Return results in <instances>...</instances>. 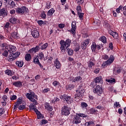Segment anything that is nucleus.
<instances>
[{"mask_svg":"<svg viewBox=\"0 0 126 126\" xmlns=\"http://www.w3.org/2000/svg\"><path fill=\"white\" fill-rule=\"evenodd\" d=\"M13 85L15 87H21L22 86V82L20 81L15 82L13 83Z\"/></svg>","mask_w":126,"mask_h":126,"instance_id":"5701e85b","label":"nucleus"},{"mask_svg":"<svg viewBox=\"0 0 126 126\" xmlns=\"http://www.w3.org/2000/svg\"><path fill=\"white\" fill-rule=\"evenodd\" d=\"M8 5H10L11 7L13 8L15 7V2L14 1L11 0L8 2Z\"/></svg>","mask_w":126,"mask_h":126,"instance_id":"c9c22d12","label":"nucleus"},{"mask_svg":"<svg viewBox=\"0 0 126 126\" xmlns=\"http://www.w3.org/2000/svg\"><path fill=\"white\" fill-rule=\"evenodd\" d=\"M25 59L27 62L31 61V55H30V54H26L25 57Z\"/></svg>","mask_w":126,"mask_h":126,"instance_id":"a878e982","label":"nucleus"},{"mask_svg":"<svg viewBox=\"0 0 126 126\" xmlns=\"http://www.w3.org/2000/svg\"><path fill=\"white\" fill-rule=\"evenodd\" d=\"M123 14L125 16H126V6H125L123 8Z\"/></svg>","mask_w":126,"mask_h":126,"instance_id":"5fc2aeb1","label":"nucleus"},{"mask_svg":"<svg viewBox=\"0 0 126 126\" xmlns=\"http://www.w3.org/2000/svg\"><path fill=\"white\" fill-rule=\"evenodd\" d=\"M70 114V108L66 106H64L62 108L61 114L63 116H68Z\"/></svg>","mask_w":126,"mask_h":126,"instance_id":"423d86ee","label":"nucleus"},{"mask_svg":"<svg viewBox=\"0 0 126 126\" xmlns=\"http://www.w3.org/2000/svg\"><path fill=\"white\" fill-rule=\"evenodd\" d=\"M44 107L45 108V109L47 110V111H50L51 112L53 111V108H52V106H50V104L49 103H45Z\"/></svg>","mask_w":126,"mask_h":126,"instance_id":"4be33fe9","label":"nucleus"},{"mask_svg":"<svg viewBox=\"0 0 126 126\" xmlns=\"http://www.w3.org/2000/svg\"><path fill=\"white\" fill-rule=\"evenodd\" d=\"M99 71H100V68H96V69H95L94 70V73H96L97 74V73H99Z\"/></svg>","mask_w":126,"mask_h":126,"instance_id":"052dcab7","label":"nucleus"},{"mask_svg":"<svg viewBox=\"0 0 126 126\" xmlns=\"http://www.w3.org/2000/svg\"><path fill=\"white\" fill-rule=\"evenodd\" d=\"M60 99L58 97H55L54 99L52 100V103H55V102H59Z\"/></svg>","mask_w":126,"mask_h":126,"instance_id":"6e6d98bb","label":"nucleus"},{"mask_svg":"<svg viewBox=\"0 0 126 126\" xmlns=\"http://www.w3.org/2000/svg\"><path fill=\"white\" fill-rule=\"evenodd\" d=\"M33 63L36 64H38L40 63V61H39V56H36L33 57Z\"/></svg>","mask_w":126,"mask_h":126,"instance_id":"393cba45","label":"nucleus"},{"mask_svg":"<svg viewBox=\"0 0 126 126\" xmlns=\"http://www.w3.org/2000/svg\"><path fill=\"white\" fill-rule=\"evenodd\" d=\"M76 10H77L78 13L81 12V11H82L81 10V6H79V5L77 6Z\"/></svg>","mask_w":126,"mask_h":126,"instance_id":"09e8293b","label":"nucleus"},{"mask_svg":"<svg viewBox=\"0 0 126 126\" xmlns=\"http://www.w3.org/2000/svg\"><path fill=\"white\" fill-rule=\"evenodd\" d=\"M70 43H71V40L69 39H67L65 41L63 40H61L60 42L61 45V51L62 53H65V50L68 48L69 46H70Z\"/></svg>","mask_w":126,"mask_h":126,"instance_id":"f03ea898","label":"nucleus"},{"mask_svg":"<svg viewBox=\"0 0 126 126\" xmlns=\"http://www.w3.org/2000/svg\"><path fill=\"white\" fill-rule=\"evenodd\" d=\"M17 19L14 17H12L9 19V22L12 23V24H15L16 23V21Z\"/></svg>","mask_w":126,"mask_h":126,"instance_id":"c756f323","label":"nucleus"},{"mask_svg":"<svg viewBox=\"0 0 126 126\" xmlns=\"http://www.w3.org/2000/svg\"><path fill=\"white\" fill-rule=\"evenodd\" d=\"M79 49H80V46L79 45H76L75 48V52H77L78 51H79Z\"/></svg>","mask_w":126,"mask_h":126,"instance_id":"13d9d810","label":"nucleus"},{"mask_svg":"<svg viewBox=\"0 0 126 126\" xmlns=\"http://www.w3.org/2000/svg\"><path fill=\"white\" fill-rule=\"evenodd\" d=\"M12 79H14V80H17L18 79H19V77L14 75L12 77Z\"/></svg>","mask_w":126,"mask_h":126,"instance_id":"680f3d73","label":"nucleus"},{"mask_svg":"<svg viewBox=\"0 0 126 126\" xmlns=\"http://www.w3.org/2000/svg\"><path fill=\"white\" fill-rule=\"evenodd\" d=\"M89 44V39H86L85 41H84L81 44V47L83 50H85L86 48V46Z\"/></svg>","mask_w":126,"mask_h":126,"instance_id":"2eb2a0df","label":"nucleus"},{"mask_svg":"<svg viewBox=\"0 0 126 126\" xmlns=\"http://www.w3.org/2000/svg\"><path fill=\"white\" fill-rule=\"evenodd\" d=\"M70 79L73 82H79V81H81V80H82V78L80 76H78L75 78L71 77Z\"/></svg>","mask_w":126,"mask_h":126,"instance_id":"f3484780","label":"nucleus"},{"mask_svg":"<svg viewBox=\"0 0 126 126\" xmlns=\"http://www.w3.org/2000/svg\"><path fill=\"white\" fill-rule=\"evenodd\" d=\"M35 113L37 115V119H43L44 118V116L41 114V112L39 111V110H35Z\"/></svg>","mask_w":126,"mask_h":126,"instance_id":"412c9836","label":"nucleus"},{"mask_svg":"<svg viewBox=\"0 0 126 126\" xmlns=\"http://www.w3.org/2000/svg\"><path fill=\"white\" fill-rule=\"evenodd\" d=\"M40 78H41L40 75H37L35 77V79H36V80H39Z\"/></svg>","mask_w":126,"mask_h":126,"instance_id":"774afa93","label":"nucleus"},{"mask_svg":"<svg viewBox=\"0 0 126 126\" xmlns=\"http://www.w3.org/2000/svg\"><path fill=\"white\" fill-rule=\"evenodd\" d=\"M6 16L7 15V11L5 10L4 8L0 10V16Z\"/></svg>","mask_w":126,"mask_h":126,"instance_id":"aec40b11","label":"nucleus"},{"mask_svg":"<svg viewBox=\"0 0 126 126\" xmlns=\"http://www.w3.org/2000/svg\"><path fill=\"white\" fill-rule=\"evenodd\" d=\"M93 92L94 94H97L100 96L103 93V88L101 86L97 85L95 88H94Z\"/></svg>","mask_w":126,"mask_h":126,"instance_id":"0eeeda50","label":"nucleus"},{"mask_svg":"<svg viewBox=\"0 0 126 126\" xmlns=\"http://www.w3.org/2000/svg\"><path fill=\"white\" fill-rule=\"evenodd\" d=\"M71 29L68 30L69 32H70L73 35H75V30H76V22L74 21L72 22L71 24Z\"/></svg>","mask_w":126,"mask_h":126,"instance_id":"1a4fd4ad","label":"nucleus"},{"mask_svg":"<svg viewBox=\"0 0 126 126\" xmlns=\"http://www.w3.org/2000/svg\"><path fill=\"white\" fill-rule=\"evenodd\" d=\"M123 6L122 5H120L117 9H116V12L117 13H120L121 11L123 10Z\"/></svg>","mask_w":126,"mask_h":126,"instance_id":"58836bf2","label":"nucleus"},{"mask_svg":"<svg viewBox=\"0 0 126 126\" xmlns=\"http://www.w3.org/2000/svg\"><path fill=\"white\" fill-rule=\"evenodd\" d=\"M102 57L104 60H108L109 59V56L107 55H103Z\"/></svg>","mask_w":126,"mask_h":126,"instance_id":"0e129e2a","label":"nucleus"},{"mask_svg":"<svg viewBox=\"0 0 126 126\" xmlns=\"http://www.w3.org/2000/svg\"><path fill=\"white\" fill-rule=\"evenodd\" d=\"M76 1L77 2V4L80 5V4H83L84 0H76Z\"/></svg>","mask_w":126,"mask_h":126,"instance_id":"49530a36","label":"nucleus"},{"mask_svg":"<svg viewBox=\"0 0 126 126\" xmlns=\"http://www.w3.org/2000/svg\"><path fill=\"white\" fill-rule=\"evenodd\" d=\"M38 57V58H39L40 60L44 59V54L43 53V52L39 53Z\"/></svg>","mask_w":126,"mask_h":126,"instance_id":"c03bdc74","label":"nucleus"},{"mask_svg":"<svg viewBox=\"0 0 126 126\" xmlns=\"http://www.w3.org/2000/svg\"><path fill=\"white\" fill-rule=\"evenodd\" d=\"M19 110H20L21 111L23 110L24 109H25V105H21L18 107Z\"/></svg>","mask_w":126,"mask_h":126,"instance_id":"603ef678","label":"nucleus"},{"mask_svg":"<svg viewBox=\"0 0 126 126\" xmlns=\"http://www.w3.org/2000/svg\"><path fill=\"white\" fill-rule=\"evenodd\" d=\"M23 62L22 61H17L16 62V65L19 67H22L23 66Z\"/></svg>","mask_w":126,"mask_h":126,"instance_id":"c85d7f7f","label":"nucleus"},{"mask_svg":"<svg viewBox=\"0 0 126 126\" xmlns=\"http://www.w3.org/2000/svg\"><path fill=\"white\" fill-rule=\"evenodd\" d=\"M94 82L95 83H101V84H102V83H103V78L102 77V76L96 77L94 79Z\"/></svg>","mask_w":126,"mask_h":126,"instance_id":"6ab92c4d","label":"nucleus"},{"mask_svg":"<svg viewBox=\"0 0 126 126\" xmlns=\"http://www.w3.org/2000/svg\"><path fill=\"white\" fill-rule=\"evenodd\" d=\"M52 84H53V86H54L55 87H57L60 86V85H61V84L60 83V82L57 81H54L53 82Z\"/></svg>","mask_w":126,"mask_h":126,"instance_id":"473e14b6","label":"nucleus"},{"mask_svg":"<svg viewBox=\"0 0 126 126\" xmlns=\"http://www.w3.org/2000/svg\"><path fill=\"white\" fill-rule=\"evenodd\" d=\"M99 40L104 44H106L107 43V38L104 36L100 37L99 38Z\"/></svg>","mask_w":126,"mask_h":126,"instance_id":"cd10ccee","label":"nucleus"},{"mask_svg":"<svg viewBox=\"0 0 126 126\" xmlns=\"http://www.w3.org/2000/svg\"><path fill=\"white\" fill-rule=\"evenodd\" d=\"M81 123V119L80 117H79L78 116L76 115L75 116L73 120V124H80Z\"/></svg>","mask_w":126,"mask_h":126,"instance_id":"ddd939ff","label":"nucleus"},{"mask_svg":"<svg viewBox=\"0 0 126 126\" xmlns=\"http://www.w3.org/2000/svg\"><path fill=\"white\" fill-rule=\"evenodd\" d=\"M61 99L62 100H65L68 104H71L73 102V98H71V96H69L66 94H63L60 96Z\"/></svg>","mask_w":126,"mask_h":126,"instance_id":"39448f33","label":"nucleus"},{"mask_svg":"<svg viewBox=\"0 0 126 126\" xmlns=\"http://www.w3.org/2000/svg\"><path fill=\"white\" fill-rule=\"evenodd\" d=\"M49 91H50V89L49 88L44 89L42 91V93H48V92H49Z\"/></svg>","mask_w":126,"mask_h":126,"instance_id":"4d7b16f0","label":"nucleus"},{"mask_svg":"<svg viewBox=\"0 0 126 126\" xmlns=\"http://www.w3.org/2000/svg\"><path fill=\"white\" fill-rule=\"evenodd\" d=\"M87 106H88L87 103H86L85 102H82L81 103V107H82V108H85V107H87Z\"/></svg>","mask_w":126,"mask_h":126,"instance_id":"3c124183","label":"nucleus"},{"mask_svg":"<svg viewBox=\"0 0 126 126\" xmlns=\"http://www.w3.org/2000/svg\"><path fill=\"white\" fill-rule=\"evenodd\" d=\"M54 65L57 68V69H60L61 67H62V64H61V62L59 61L58 59H56L54 61Z\"/></svg>","mask_w":126,"mask_h":126,"instance_id":"dca6fc26","label":"nucleus"},{"mask_svg":"<svg viewBox=\"0 0 126 126\" xmlns=\"http://www.w3.org/2000/svg\"><path fill=\"white\" fill-rule=\"evenodd\" d=\"M77 115L78 116V117L79 118V117H81V118H87V115H85V114H82V113L78 114H77Z\"/></svg>","mask_w":126,"mask_h":126,"instance_id":"a18cd8bd","label":"nucleus"},{"mask_svg":"<svg viewBox=\"0 0 126 126\" xmlns=\"http://www.w3.org/2000/svg\"><path fill=\"white\" fill-rule=\"evenodd\" d=\"M48 45L49 44H48V43H45L43 44L40 46L41 50H45V49H47V48H48Z\"/></svg>","mask_w":126,"mask_h":126,"instance_id":"7c9ffc66","label":"nucleus"},{"mask_svg":"<svg viewBox=\"0 0 126 126\" xmlns=\"http://www.w3.org/2000/svg\"><path fill=\"white\" fill-rule=\"evenodd\" d=\"M114 61H115L114 56L111 55L109 57V59L103 63V64L101 65V67H102V68H105V67H107L108 65H109L110 64H111V63H112L114 62Z\"/></svg>","mask_w":126,"mask_h":126,"instance_id":"20e7f679","label":"nucleus"},{"mask_svg":"<svg viewBox=\"0 0 126 126\" xmlns=\"http://www.w3.org/2000/svg\"><path fill=\"white\" fill-rule=\"evenodd\" d=\"M118 113L120 115H122V114H123V109H122V108H119L118 110Z\"/></svg>","mask_w":126,"mask_h":126,"instance_id":"338daca9","label":"nucleus"},{"mask_svg":"<svg viewBox=\"0 0 126 126\" xmlns=\"http://www.w3.org/2000/svg\"><path fill=\"white\" fill-rule=\"evenodd\" d=\"M89 126H95V123L93 121L89 122Z\"/></svg>","mask_w":126,"mask_h":126,"instance_id":"69168bd1","label":"nucleus"},{"mask_svg":"<svg viewBox=\"0 0 126 126\" xmlns=\"http://www.w3.org/2000/svg\"><path fill=\"white\" fill-rule=\"evenodd\" d=\"M120 107H121V104H120V102H115L114 103V108H120Z\"/></svg>","mask_w":126,"mask_h":126,"instance_id":"37998d69","label":"nucleus"},{"mask_svg":"<svg viewBox=\"0 0 126 126\" xmlns=\"http://www.w3.org/2000/svg\"><path fill=\"white\" fill-rule=\"evenodd\" d=\"M78 13V16L79 17V19L80 20H83V16L84 15V13Z\"/></svg>","mask_w":126,"mask_h":126,"instance_id":"a19ab883","label":"nucleus"},{"mask_svg":"<svg viewBox=\"0 0 126 126\" xmlns=\"http://www.w3.org/2000/svg\"><path fill=\"white\" fill-rule=\"evenodd\" d=\"M46 124H48V121L46 120H42L41 121L40 125L42 126V125H46Z\"/></svg>","mask_w":126,"mask_h":126,"instance_id":"8fccbe9b","label":"nucleus"},{"mask_svg":"<svg viewBox=\"0 0 126 126\" xmlns=\"http://www.w3.org/2000/svg\"><path fill=\"white\" fill-rule=\"evenodd\" d=\"M29 107L30 110H33V111H34L35 112H36V110H38L37 108H35V106H34V104H31Z\"/></svg>","mask_w":126,"mask_h":126,"instance_id":"2f4dec72","label":"nucleus"},{"mask_svg":"<svg viewBox=\"0 0 126 126\" xmlns=\"http://www.w3.org/2000/svg\"><path fill=\"white\" fill-rule=\"evenodd\" d=\"M7 95H3L2 96V100H3L4 102H3V104L4 106H5L6 105V101H7Z\"/></svg>","mask_w":126,"mask_h":126,"instance_id":"72a5a7b5","label":"nucleus"},{"mask_svg":"<svg viewBox=\"0 0 126 126\" xmlns=\"http://www.w3.org/2000/svg\"><path fill=\"white\" fill-rule=\"evenodd\" d=\"M40 50V47L39 46H36L35 47L32 48L31 50L29 51V53L30 54H35L38 52V51Z\"/></svg>","mask_w":126,"mask_h":126,"instance_id":"f8f14e48","label":"nucleus"},{"mask_svg":"<svg viewBox=\"0 0 126 126\" xmlns=\"http://www.w3.org/2000/svg\"><path fill=\"white\" fill-rule=\"evenodd\" d=\"M67 54L69 56H72V55H73V50L71 49L68 48L67 49Z\"/></svg>","mask_w":126,"mask_h":126,"instance_id":"4c0bfd02","label":"nucleus"},{"mask_svg":"<svg viewBox=\"0 0 126 126\" xmlns=\"http://www.w3.org/2000/svg\"><path fill=\"white\" fill-rule=\"evenodd\" d=\"M17 98V96L15 95H11L10 97V99L11 100V101H14V100H16Z\"/></svg>","mask_w":126,"mask_h":126,"instance_id":"de8ad7c7","label":"nucleus"},{"mask_svg":"<svg viewBox=\"0 0 126 126\" xmlns=\"http://www.w3.org/2000/svg\"><path fill=\"white\" fill-rule=\"evenodd\" d=\"M91 49L92 52L95 53V52L99 51V50L101 49V46L99 45H96V43L95 42H93L91 46Z\"/></svg>","mask_w":126,"mask_h":126,"instance_id":"9d476101","label":"nucleus"},{"mask_svg":"<svg viewBox=\"0 0 126 126\" xmlns=\"http://www.w3.org/2000/svg\"><path fill=\"white\" fill-rule=\"evenodd\" d=\"M5 74H7V75H9V76H11V75H12V72L9 69L5 70Z\"/></svg>","mask_w":126,"mask_h":126,"instance_id":"f704fd0d","label":"nucleus"},{"mask_svg":"<svg viewBox=\"0 0 126 126\" xmlns=\"http://www.w3.org/2000/svg\"><path fill=\"white\" fill-rule=\"evenodd\" d=\"M16 12L17 13H19L21 15H23V14H26L29 12V10H28V8L23 6L21 7L17 8L16 9Z\"/></svg>","mask_w":126,"mask_h":126,"instance_id":"7ed1b4c3","label":"nucleus"},{"mask_svg":"<svg viewBox=\"0 0 126 126\" xmlns=\"http://www.w3.org/2000/svg\"><path fill=\"white\" fill-rule=\"evenodd\" d=\"M1 49L4 51L3 56L7 57L9 55V62H13L20 55V52L13 53L16 51V47L13 45H9L6 43H3L1 45Z\"/></svg>","mask_w":126,"mask_h":126,"instance_id":"f257e3e1","label":"nucleus"},{"mask_svg":"<svg viewBox=\"0 0 126 126\" xmlns=\"http://www.w3.org/2000/svg\"><path fill=\"white\" fill-rule=\"evenodd\" d=\"M76 94H75L76 97H82L84 93V89L80 88L76 91Z\"/></svg>","mask_w":126,"mask_h":126,"instance_id":"9b49d317","label":"nucleus"},{"mask_svg":"<svg viewBox=\"0 0 126 126\" xmlns=\"http://www.w3.org/2000/svg\"><path fill=\"white\" fill-rule=\"evenodd\" d=\"M65 25L64 24H60L59 25V28H61V29H63V28H64Z\"/></svg>","mask_w":126,"mask_h":126,"instance_id":"bf43d9fd","label":"nucleus"},{"mask_svg":"<svg viewBox=\"0 0 126 126\" xmlns=\"http://www.w3.org/2000/svg\"><path fill=\"white\" fill-rule=\"evenodd\" d=\"M11 38H14V39H16V38H17V32H12L11 34Z\"/></svg>","mask_w":126,"mask_h":126,"instance_id":"ea45409f","label":"nucleus"},{"mask_svg":"<svg viewBox=\"0 0 126 126\" xmlns=\"http://www.w3.org/2000/svg\"><path fill=\"white\" fill-rule=\"evenodd\" d=\"M95 65V63H94L89 61L88 62V66L90 68V69H92V67Z\"/></svg>","mask_w":126,"mask_h":126,"instance_id":"b1692460","label":"nucleus"},{"mask_svg":"<svg viewBox=\"0 0 126 126\" xmlns=\"http://www.w3.org/2000/svg\"><path fill=\"white\" fill-rule=\"evenodd\" d=\"M22 98H19L17 99V102L16 103V105L19 106V105H20V104H22Z\"/></svg>","mask_w":126,"mask_h":126,"instance_id":"e433bc0d","label":"nucleus"},{"mask_svg":"<svg viewBox=\"0 0 126 126\" xmlns=\"http://www.w3.org/2000/svg\"><path fill=\"white\" fill-rule=\"evenodd\" d=\"M41 17L43 19L46 18V13H45V12H42L41 13Z\"/></svg>","mask_w":126,"mask_h":126,"instance_id":"e2e57ef3","label":"nucleus"},{"mask_svg":"<svg viewBox=\"0 0 126 126\" xmlns=\"http://www.w3.org/2000/svg\"><path fill=\"white\" fill-rule=\"evenodd\" d=\"M26 97L28 99H29V100H30L32 98H34L36 100L38 99V96H37V95L35 94V93L31 91H30V93L27 94Z\"/></svg>","mask_w":126,"mask_h":126,"instance_id":"6e6552de","label":"nucleus"},{"mask_svg":"<svg viewBox=\"0 0 126 126\" xmlns=\"http://www.w3.org/2000/svg\"><path fill=\"white\" fill-rule=\"evenodd\" d=\"M37 23L40 25V26H42L43 24H45V22L42 21V20H39L37 22Z\"/></svg>","mask_w":126,"mask_h":126,"instance_id":"864d4df0","label":"nucleus"},{"mask_svg":"<svg viewBox=\"0 0 126 126\" xmlns=\"http://www.w3.org/2000/svg\"><path fill=\"white\" fill-rule=\"evenodd\" d=\"M54 12H55V10L54 9V8H51L47 12L48 16H52V15L54 14Z\"/></svg>","mask_w":126,"mask_h":126,"instance_id":"bb28decb","label":"nucleus"},{"mask_svg":"<svg viewBox=\"0 0 126 126\" xmlns=\"http://www.w3.org/2000/svg\"><path fill=\"white\" fill-rule=\"evenodd\" d=\"M108 33L111 35V36H112L114 39H118V38H119V34L118 33L113 32L112 30H109L108 31Z\"/></svg>","mask_w":126,"mask_h":126,"instance_id":"4468645a","label":"nucleus"},{"mask_svg":"<svg viewBox=\"0 0 126 126\" xmlns=\"http://www.w3.org/2000/svg\"><path fill=\"white\" fill-rule=\"evenodd\" d=\"M32 35L33 38H39L40 34H39V32L37 30L33 31L32 32Z\"/></svg>","mask_w":126,"mask_h":126,"instance_id":"a211bd4d","label":"nucleus"},{"mask_svg":"<svg viewBox=\"0 0 126 126\" xmlns=\"http://www.w3.org/2000/svg\"><path fill=\"white\" fill-rule=\"evenodd\" d=\"M106 81L110 83H115V82H116V80L114 78H111L110 79H107Z\"/></svg>","mask_w":126,"mask_h":126,"instance_id":"79ce46f5","label":"nucleus"}]
</instances>
